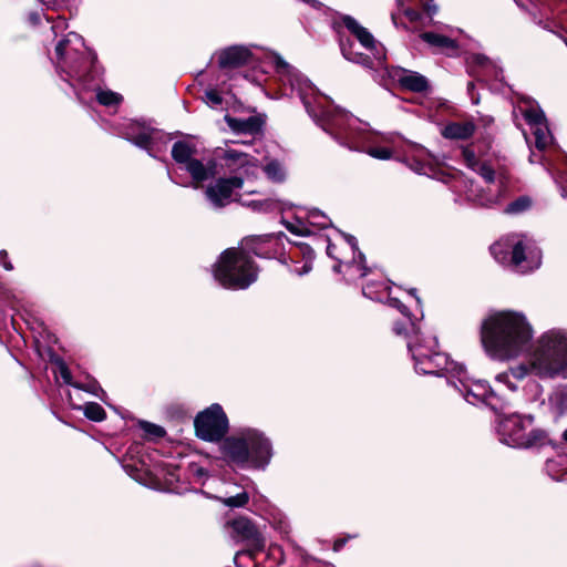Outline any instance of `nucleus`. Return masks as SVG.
Instances as JSON below:
<instances>
[{
    "instance_id": "37998d69",
    "label": "nucleus",
    "mask_w": 567,
    "mask_h": 567,
    "mask_svg": "<svg viewBox=\"0 0 567 567\" xmlns=\"http://www.w3.org/2000/svg\"><path fill=\"white\" fill-rule=\"evenodd\" d=\"M60 375L66 384H71L75 388H81L79 384L72 382L71 372L65 364L60 365Z\"/></svg>"
},
{
    "instance_id": "bf43d9fd",
    "label": "nucleus",
    "mask_w": 567,
    "mask_h": 567,
    "mask_svg": "<svg viewBox=\"0 0 567 567\" xmlns=\"http://www.w3.org/2000/svg\"><path fill=\"white\" fill-rule=\"evenodd\" d=\"M565 42H566V45H567V40Z\"/></svg>"
},
{
    "instance_id": "09e8293b",
    "label": "nucleus",
    "mask_w": 567,
    "mask_h": 567,
    "mask_svg": "<svg viewBox=\"0 0 567 567\" xmlns=\"http://www.w3.org/2000/svg\"><path fill=\"white\" fill-rule=\"evenodd\" d=\"M555 178H556V182H558V179H561V181L567 179V169L564 173H561L558 177H555Z\"/></svg>"
},
{
    "instance_id": "9d476101",
    "label": "nucleus",
    "mask_w": 567,
    "mask_h": 567,
    "mask_svg": "<svg viewBox=\"0 0 567 567\" xmlns=\"http://www.w3.org/2000/svg\"><path fill=\"white\" fill-rule=\"evenodd\" d=\"M342 22L367 51L365 53L357 52L353 51L352 45L347 47L342 43L341 51L343 56L369 69L385 68L386 53L384 47L377 42L373 35L365 28L361 27L354 18L346 16Z\"/></svg>"
},
{
    "instance_id": "2f4dec72",
    "label": "nucleus",
    "mask_w": 567,
    "mask_h": 567,
    "mask_svg": "<svg viewBox=\"0 0 567 567\" xmlns=\"http://www.w3.org/2000/svg\"><path fill=\"white\" fill-rule=\"evenodd\" d=\"M262 171L268 179L274 183H282L287 176L286 168L278 161H270L264 166Z\"/></svg>"
},
{
    "instance_id": "2eb2a0df",
    "label": "nucleus",
    "mask_w": 567,
    "mask_h": 567,
    "mask_svg": "<svg viewBox=\"0 0 567 567\" xmlns=\"http://www.w3.org/2000/svg\"><path fill=\"white\" fill-rule=\"evenodd\" d=\"M462 370L464 375L452 373L451 381L446 383L453 386L470 404H485L496 410L499 400L491 386L485 381L472 380L463 363Z\"/></svg>"
},
{
    "instance_id": "c756f323",
    "label": "nucleus",
    "mask_w": 567,
    "mask_h": 567,
    "mask_svg": "<svg viewBox=\"0 0 567 567\" xmlns=\"http://www.w3.org/2000/svg\"><path fill=\"white\" fill-rule=\"evenodd\" d=\"M299 218H305L310 226L322 229L331 226V219L318 208H303L299 210Z\"/></svg>"
},
{
    "instance_id": "7c9ffc66",
    "label": "nucleus",
    "mask_w": 567,
    "mask_h": 567,
    "mask_svg": "<svg viewBox=\"0 0 567 567\" xmlns=\"http://www.w3.org/2000/svg\"><path fill=\"white\" fill-rule=\"evenodd\" d=\"M467 63L471 75H474L476 78H481L484 75L483 73H481L478 69L487 70L489 68H494L493 62L484 54H472L468 58Z\"/></svg>"
},
{
    "instance_id": "de8ad7c7",
    "label": "nucleus",
    "mask_w": 567,
    "mask_h": 567,
    "mask_svg": "<svg viewBox=\"0 0 567 567\" xmlns=\"http://www.w3.org/2000/svg\"><path fill=\"white\" fill-rule=\"evenodd\" d=\"M29 18H30V20H31V22L33 24H37L40 21V14L39 13H31Z\"/></svg>"
},
{
    "instance_id": "4be33fe9",
    "label": "nucleus",
    "mask_w": 567,
    "mask_h": 567,
    "mask_svg": "<svg viewBox=\"0 0 567 567\" xmlns=\"http://www.w3.org/2000/svg\"><path fill=\"white\" fill-rule=\"evenodd\" d=\"M391 76L398 81L401 87L412 92H425L429 87L427 79L415 71L394 68Z\"/></svg>"
},
{
    "instance_id": "a19ab883",
    "label": "nucleus",
    "mask_w": 567,
    "mask_h": 567,
    "mask_svg": "<svg viewBox=\"0 0 567 567\" xmlns=\"http://www.w3.org/2000/svg\"><path fill=\"white\" fill-rule=\"evenodd\" d=\"M189 472H190V475L194 478H196L199 483H204L205 478H207V476H208L206 468H204L199 465H196V464H192L189 466Z\"/></svg>"
},
{
    "instance_id": "5701e85b",
    "label": "nucleus",
    "mask_w": 567,
    "mask_h": 567,
    "mask_svg": "<svg viewBox=\"0 0 567 567\" xmlns=\"http://www.w3.org/2000/svg\"><path fill=\"white\" fill-rule=\"evenodd\" d=\"M251 52L243 45L229 47L218 53V64L221 69H233L250 63Z\"/></svg>"
},
{
    "instance_id": "a211bd4d",
    "label": "nucleus",
    "mask_w": 567,
    "mask_h": 567,
    "mask_svg": "<svg viewBox=\"0 0 567 567\" xmlns=\"http://www.w3.org/2000/svg\"><path fill=\"white\" fill-rule=\"evenodd\" d=\"M212 161H215L216 166L217 163H221V166L233 175L243 176L245 182L259 173L258 159L238 148L218 150Z\"/></svg>"
},
{
    "instance_id": "7ed1b4c3",
    "label": "nucleus",
    "mask_w": 567,
    "mask_h": 567,
    "mask_svg": "<svg viewBox=\"0 0 567 567\" xmlns=\"http://www.w3.org/2000/svg\"><path fill=\"white\" fill-rule=\"evenodd\" d=\"M386 301L390 307L398 309L405 317L403 322L394 323L393 331L396 336H403L406 339L408 350L417 374L445 378L446 382L451 381L452 373L464 375L462 363L437 349L436 337L422 333L420 326L411 319L405 305L398 298L389 296Z\"/></svg>"
},
{
    "instance_id": "cd10ccee",
    "label": "nucleus",
    "mask_w": 567,
    "mask_h": 567,
    "mask_svg": "<svg viewBox=\"0 0 567 567\" xmlns=\"http://www.w3.org/2000/svg\"><path fill=\"white\" fill-rule=\"evenodd\" d=\"M238 203L257 213H270L282 209V203L275 198L246 200L243 195H239Z\"/></svg>"
},
{
    "instance_id": "f704fd0d",
    "label": "nucleus",
    "mask_w": 567,
    "mask_h": 567,
    "mask_svg": "<svg viewBox=\"0 0 567 567\" xmlns=\"http://www.w3.org/2000/svg\"><path fill=\"white\" fill-rule=\"evenodd\" d=\"M217 499L221 502L225 506L235 508L245 506L249 501V496L246 491L241 489L240 492H237L234 495L220 496L217 497Z\"/></svg>"
},
{
    "instance_id": "f8f14e48",
    "label": "nucleus",
    "mask_w": 567,
    "mask_h": 567,
    "mask_svg": "<svg viewBox=\"0 0 567 567\" xmlns=\"http://www.w3.org/2000/svg\"><path fill=\"white\" fill-rule=\"evenodd\" d=\"M533 421L532 415L501 416L496 426L499 441L512 447L533 446L540 437L539 432L532 429Z\"/></svg>"
},
{
    "instance_id": "4d7b16f0",
    "label": "nucleus",
    "mask_w": 567,
    "mask_h": 567,
    "mask_svg": "<svg viewBox=\"0 0 567 567\" xmlns=\"http://www.w3.org/2000/svg\"><path fill=\"white\" fill-rule=\"evenodd\" d=\"M86 94H87V93H85L84 95H86ZM85 99H86V100H85L84 102H86L87 100H92V96H89V97H87V96H85Z\"/></svg>"
},
{
    "instance_id": "864d4df0",
    "label": "nucleus",
    "mask_w": 567,
    "mask_h": 567,
    "mask_svg": "<svg viewBox=\"0 0 567 567\" xmlns=\"http://www.w3.org/2000/svg\"><path fill=\"white\" fill-rule=\"evenodd\" d=\"M563 440L567 443V429L563 433Z\"/></svg>"
},
{
    "instance_id": "58836bf2",
    "label": "nucleus",
    "mask_w": 567,
    "mask_h": 567,
    "mask_svg": "<svg viewBox=\"0 0 567 567\" xmlns=\"http://www.w3.org/2000/svg\"><path fill=\"white\" fill-rule=\"evenodd\" d=\"M140 426L145 432V434L147 436L163 437L165 435V430L162 426L156 425L154 423H151L147 421H141Z\"/></svg>"
},
{
    "instance_id": "bb28decb",
    "label": "nucleus",
    "mask_w": 567,
    "mask_h": 567,
    "mask_svg": "<svg viewBox=\"0 0 567 567\" xmlns=\"http://www.w3.org/2000/svg\"><path fill=\"white\" fill-rule=\"evenodd\" d=\"M528 373H533L529 367V360L527 364H519L509 370V372L499 373L496 375V382L506 385L511 391L517 390V384L511 381V378L519 381L523 380Z\"/></svg>"
},
{
    "instance_id": "473e14b6",
    "label": "nucleus",
    "mask_w": 567,
    "mask_h": 567,
    "mask_svg": "<svg viewBox=\"0 0 567 567\" xmlns=\"http://www.w3.org/2000/svg\"><path fill=\"white\" fill-rule=\"evenodd\" d=\"M389 287L384 282H368L362 287V293L371 299L382 301L388 296Z\"/></svg>"
},
{
    "instance_id": "8fccbe9b",
    "label": "nucleus",
    "mask_w": 567,
    "mask_h": 567,
    "mask_svg": "<svg viewBox=\"0 0 567 567\" xmlns=\"http://www.w3.org/2000/svg\"><path fill=\"white\" fill-rule=\"evenodd\" d=\"M43 4H45L48 8L51 7L50 4V1L49 0H40ZM52 8H54V6H52Z\"/></svg>"
},
{
    "instance_id": "a18cd8bd",
    "label": "nucleus",
    "mask_w": 567,
    "mask_h": 567,
    "mask_svg": "<svg viewBox=\"0 0 567 567\" xmlns=\"http://www.w3.org/2000/svg\"><path fill=\"white\" fill-rule=\"evenodd\" d=\"M7 257H8V252L6 250H1L0 251V260L3 264V268L6 270H12L13 266H12V264L10 261L7 260Z\"/></svg>"
},
{
    "instance_id": "6ab92c4d",
    "label": "nucleus",
    "mask_w": 567,
    "mask_h": 567,
    "mask_svg": "<svg viewBox=\"0 0 567 567\" xmlns=\"http://www.w3.org/2000/svg\"><path fill=\"white\" fill-rule=\"evenodd\" d=\"M244 184L245 178L239 175L216 178L206 187L205 197L213 208H224L233 202H238L240 194L237 190L241 189Z\"/></svg>"
},
{
    "instance_id": "4c0bfd02",
    "label": "nucleus",
    "mask_w": 567,
    "mask_h": 567,
    "mask_svg": "<svg viewBox=\"0 0 567 567\" xmlns=\"http://www.w3.org/2000/svg\"><path fill=\"white\" fill-rule=\"evenodd\" d=\"M530 205H532V200L526 196H522V197L513 200L512 203H509L505 208V213L520 214V213L527 210L530 207Z\"/></svg>"
},
{
    "instance_id": "603ef678",
    "label": "nucleus",
    "mask_w": 567,
    "mask_h": 567,
    "mask_svg": "<svg viewBox=\"0 0 567 567\" xmlns=\"http://www.w3.org/2000/svg\"><path fill=\"white\" fill-rule=\"evenodd\" d=\"M473 89H474V83H473V82H470V83L467 84V90L471 92Z\"/></svg>"
},
{
    "instance_id": "f3484780",
    "label": "nucleus",
    "mask_w": 567,
    "mask_h": 567,
    "mask_svg": "<svg viewBox=\"0 0 567 567\" xmlns=\"http://www.w3.org/2000/svg\"><path fill=\"white\" fill-rule=\"evenodd\" d=\"M194 425L196 435L206 442L220 441L229 427L228 417L218 403L199 412L194 420Z\"/></svg>"
},
{
    "instance_id": "0eeeda50",
    "label": "nucleus",
    "mask_w": 567,
    "mask_h": 567,
    "mask_svg": "<svg viewBox=\"0 0 567 567\" xmlns=\"http://www.w3.org/2000/svg\"><path fill=\"white\" fill-rule=\"evenodd\" d=\"M497 262L518 274H528L540 267L542 251L526 236L508 235L491 246Z\"/></svg>"
},
{
    "instance_id": "6e6552de",
    "label": "nucleus",
    "mask_w": 567,
    "mask_h": 567,
    "mask_svg": "<svg viewBox=\"0 0 567 567\" xmlns=\"http://www.w3.org/2000/svg\"><path fill=\"white\" fill-rule=\"evenodd\" d=\"M213 274L224 288L240 290L257 280L258 268L248 251L243 248H229L220 255Z\"/></svg>"
},
{
    "instance_id": "dca6fc26",
    "label": "nucleus",
    "mask_w": 567,
    "mask_h": 567,
    "mask_svg": "<svg viewBox=\"0 0 567 567\" xmlns=\"http://www.w3.org/2000/svg\"><path fill=\"white\" fill-rule=\"evenodd\" d=\"M519 113L532 131L535 146L544 151L553 142V135L548 128L547 120L538 103L529 97H520L514 107V114Z\"/></svg>"
},
{
    "instance_id": "ea45409f",
    "label": "nucleus",
    "mask_w": 567,
    "mask_h": 567,
    "mask_svg": "<svg viewBox=\"0 0 567 567\" xmlns=\"http://www.w3.org/2000/svg\"><path fill=\"white\" fill-rule=\"evenodd\" d=\"M204 101L210 107H218L223 103V97L219 95L218 92L209 90L205 93Z\"/></svg>"
},
{
    "instance_id": "c9c22d12",
    "label": "nucleus",
    "mask_w": 567,
    "mask_h": 567,
    "mask_svg": "<svg viewBox=\"0 0 567 567\" xmlns=\"http://www.w3.org/2000/svg\"><path fill=\"white\" fill-rule=\"evenodd\" d=\"M83 413L89 420L94 422H101L105 419L104 409L95 402H89L84 404Z\"/></svg>"
},
{
    "instance_id": "6e6d98bb",
    "label": "nucleus",
    "mask_w": 567,
    "mask_h": 567,
    "mask_svg": "<svg viewBox=\"0 0 567 567\" xmlns=\"http://www.w3.org/2000/svg\"><path fill=\"white\" fill-rule=\"evenodd\" d=\"M529 162L534 163L535 159H534V154H532L530 158H529Z\"/></svg>"
},
{
    "instance_id": "c03bdc74",
    "label": "nucleus",
    "mask_w": 567,
    "mask_h": 567,
    "mask_svg": "<svg viewBox=\"0 0 567 567\" xmlns=\"http://www.w3.org/2000/svg\"><path fill=\"white\" fill-rule=\"evenodd\" d=\"M286 227H287V229H288V230H290L291 233H295V234H298V235H303V234H306V233H309V230H308V229H306L303 226H301V227H296V226H293V225H292V224H290V223H287V224H286Z\"/></svg>"
},
{
    "instance_id": "f257e3e1",
    "label": "nucleus",
    "mask_w": 567,
    "mask_h": 567,
    "mask_svg": "<svg viewBox=\"0 0 567 567\" xmlns=\"http://www.w3.org/2000/svg\"><path fill=\"white\" fill-rule=\"evenodd\" d=\"M54 64L59 76L73 90L78 100L84 103L85 93H94L97 102L104 106L118 105L123 97L111 90L100 86L101 70L96 54L84 45L83 38L69 32L55 45Z\"/></svg>"
},
{
    "instance_id": "a878e982",
    "label": "nucleus",
    "mask_w": 567,
    "mask_h": 567,
    "mask_svg": "<svg viewBox=\"0 0 567 567\" xmlns=\"http://www.w3.org/2000/svg\"><path fill=\"white\" fill-rule=\"evenodd\" d=\"M475 132V124L472 121L451 122L443 130L442 135L449 140H467Z\"/></svg>"
},
{
    "instance_id": "e433bc0d",
    "label": "nucleus",
    "mask_w": 567,
    "mask_h": 567,
    "mask_svg": "<svg viewBox=\"0 0 567 567\" xmlns=\"http://www.w3.org/2000/svg\"><path fill=\"white\" fill-rule=\"evenodd\" d=\"M300 249H301V252H302L306 261L301 268H296L293 271L297 275L302 276V275L308 274L312 269V259L315 257V252H313V249L309 245H306V244H302L300 246Z\"/></svg>"
},
{
    "instance_id": "aec40b11",
    "label": "nucleus",
    "mask_w": 567,
    "mask_h": 567,
    "mask_svg": "<svg viewBox=\"0 0 567 567\" xmlns=\"http://www.w3.org/2000/svg\"><path fill=\"white\" fill-rule=\"evenodd\" d=\"M228 526L230 537L237 543H245L249 547L248 554L250 556L265 548L264 536L249 518L239 516L228 522Z\"/></svg>"
},
{
    "instance_id": "5fc2aeb1",
    "label": "nucleus",
    "mask_w": 567,
    "mask_h": 567,
    "mask_svg": "<svg viewBox=\"0 0 567 567\" xmlns=\"http://www.w3.org/2000/svg\"><path fill=\"white\" fill-rule=\"evenodd\" d=\"M553 464H554V462H551V461H550V462H547V465H546V466H547V470H548V471L550 470V467L553 466Z\"/></svg>"
},
{
    "instance_id": "9b49d317",
    "label": "nucleus",
    "mask_w": 567,
    "mask_h": 567,
    "mask_svg": "<svg viewBox=\"0 0 567 567\" xmlns=\"http://www.w3.org/2000/svg\"><path fill=\"white\" fill-rule=\"evenodd\" d=\"M342 236L344 238L342 247L327 239V255L337 261L332 267L333 271L342 272L341 268L344 267V276L348 280L365 277L370 269L365 266L364 255L358 250L355 237L346 234Z\"/></svg>"
},
{
    "instance_id": "49530a36",
    "label": "nucleus",
    "mask_w": 567,
    "mask_h": 567,
    "mask_svg": "<svg viewBox=\"0 0 567 567\" xmlns=\"http://www.w3.org/2000/svg\"><path fill=\"white\" fill-rule=\"evenodd\" d=\"M347 543V539L346 538H339L334 542L333 544V549L336 551H339Z\"/></svg>"
},
{
    "instance_id": "423d86ee",
    "label": "nucleus",
    "mask_w": 567,
    "mask_h": 567,
    "mask_svg": "<svg viewBox=\"0 0 567 567\" xmlns=\"http://www.w3.org/2000/svg\"><path fill=\"white\" fill-rule=\"evenodd\" d=\"M529 367L540 379H567V329L551 328L532 342Z\"/></svg>"
},
{
    "instance_id": "4468645a",
    "label": "nucleus",
    "mask_w": 567,
    "mask_h": 567,
    "mask_svg": "<svg viewBox=\"0 0 567 567\" xmlns=\"http://www.w3.org/2000/svg\"><path fill=\"white\" fill-rule=\"evenodd\" d=\"M349 118L355 122L338 121L334 123V132L329 133L340 145L352 151L367 152L374 158L388 159L391 157V151L386 147H371L365 150V132L359 127L358 118L348 113Z\"/></svg>"
},
{
    "instance_id": "72a5a7b5",
    "label": "nucleus",
    "mask_w": 567,
    "mask_h": 567,
    "mask_svg": "<svg viewBox=\"0 0 567 567\" xmlns=\"http://www.w3.org/2000/svg\"><path fill=\"white\" fill-rule=\"evenodd\" d=\"M229 126L241 133H256L259 131V123L256 118L249 117L247 120L227 118Z\"/></svg>"
},
{
    "instance_id": "c85d7f7f",
    "label": "nucleus",
    "mask_w": 567,
    "mask_h": 567,
    "mask_svg": "<svg viewBox=\"0 0 567 567\" xmlns=\"http://www.w3.org/2000/svg\"><path fill=\"white\" fill-rule=\"evenodd\" d=\"M421 39L426 42L429 45L437 49L439 51H454L457 45L456 42L449 37L435 33V32H424L421 35Z\"/></svg>"
},
{
    "instance_id": "79ce46f5",
    "label": "nucleus",
    "mask_w": 567,
    "mask_h": 567,
    "mask_svg": "<svg viewBox=\"0 0 567 567\" xmlns=\"http://www.w3.org/2000/svg\"><path fill=\"white\" fill-rule=\"evenodd\" d=\"M48 21L52 22L51 30L53 34L56 37L59 33L63 32L66 28V21L64 18L58 17L56 20H52L51 18H47Z\"/></svg>"
},
{
    "instance_id": "412c9836",
    "label": "nucleus",
    "mask_w": 567,
    "mask_h": 567,
    "mask_svg": "<svg viewBox=\"0 0 567 567\" xmlns=\"http://www.w3.org/2000/svg\"><path fill=\"white\" fill-rule=\"evenodd\" d=\"M405 0H398V11L391 13L393 24L399 28L405 24L400 22V14H403L411 23L416 25L425 27L432 22L433 16L437 12V6L435 3H427L424 8V12H419L411 8L404 7Z\"/></svg>"
},
{
    "instance_id": "13d9d810",
    "label": "nucleus",
    "mask_w": 567,
    "mask_h": 567,
    "mask_svg": "<svg viewBox=\"0 0 567 567\" xmlns=\"http://www.w3.org/2000/svg\"><path fill=\"white\" fill-rule=\"evenodd\" d=\"M241 554V551L236 553L235 560L238 558V556Z\"/></svg>"
},
{
    "instance_id": "39448f33",
    "label": "nucleus",
    "mask_w": 567,
    "mask_h": 567,
    "mask_svg": "<svg viewBox=\"0 0 567 567\" xmlns=\"http://www.w3.org/2000/svg\"><path fill=\"white\" fill-rule=\"evenodd\" d=\"M225 460L241 468L265 470L272 457V443L260 430L244 427L224 439L220 445Z\"/></svg>"
},
{
    "instance_id": "20e7f679",
    "label": "nucleus",
    "mask_w": 567,
    "mask_h": 567,
    "mask_svg": "<svg viewBox=\"0 0 567 567\" xmlns=\"http://www.w3.org/2000/svg\"><path fill=\"white\" fill-rule=\"evenodd\" d=\"M272 61L279 86V95L289 97L297 95L301 100L307 113L327 133L334 132V123L338 121H347L349 124H351L350 122H355L349 118L348 112L333 106L328 97L318 92L309 79L288 64L281 56L275 55Z\"/></svg>"
},
{
    "instance_id": "3c124183",
    "label": "nucleus",
    "mask_w": 567,
    "mask_h": 567,
    "mask_svg": "<svg viewBox=\"0 0 567 567\" xmlns=\"http://www.w3.org/2000/svg\"><path fill=\"white\" fill-rule=\"evenodd\" d=\"M259 192L256 189H247L246 194H258Z\"/></svg>"
},
{
    "instance_id": "ddd939ff",
    "label": "nucleus",
    "mask_w": 567,
    "mask_h": 567,
    "mask_svg": "<svg viewBox=\"0 0 567 567\" xmlns=\"http://www.w3.org/2000/svg\"><path fill=\"white\" fill-rule=\"evenodd\" d=\"M196 153V145L185 140L175 142L172 147L173 159L190 175L195 187L218 174L215 161L204 163L194 157Z\"/></svg>"
},
{
    "instance_id": "393cba45",
    "label": "nucleus",
    "mask_w": 567,
    "mask_h": 567,
    "mask_svg": "<svg viewBox=\"0 0 567 567\" xmlns=\"http://www.w3.org/2000/svg\"><path fill=\"white\" fill-rule=\"evenodd\" d=\"M169 141L171 136L168 134L153 127L142 150H145L150 156L158 158L159 154L166 152Z\"/></svg>"
},
{
    "instance_id": "b1692460",
    "label": "nucleus",
    "mask_w": 567,
    "mask_h": 567,
    "mask_svg": "<svg viewBox=\"0 0 567 567\" xmlns=\"http://www.w3.org/2000/svg\"><path fill=\"white\" fill-rule=\"evenodd\" d=\"M152 126L141 123L137 121L128 120L121 125V135L142 148L145 145L146 138L148 137Z\"/></svg>"
},
{
    "instance_id": "f03ea898",
    "label": "nucleus",
    "mask_w": 567,
    "mask_h": 567,
    "mask_svg": "<svg viewBox=\"0 0 567 567\" xmlns=\"http://www.w3.org/2000/svg\"><path fill=\"white\" fill-rule=\"evenodd\" d=\"M481 339L486 353L492 359L508 361L530 349L534 328L524 312L496 311L482 322Z\"/></svg>"
},
{
    "instance_id": "1a4fd4ad",
    "label": "nucleus",
    "mask_w": 567,
    "mask_h": 567,
    "mask_svg": "<svg viewBox=\"0 0 567 567\" xmlns=\"http://www.w3.org/2000/svg\"><path fill=\"white\" fill-rule=\"evenodd\" d=\"M461 155L467 167L476 172L486 183L487 189L468 195L476 204L485 207L498 204L507 190L508 177L504 172L496 173L488 164L481 162L474 145L462 147Z\"/></svg>"
}]
</instances>
